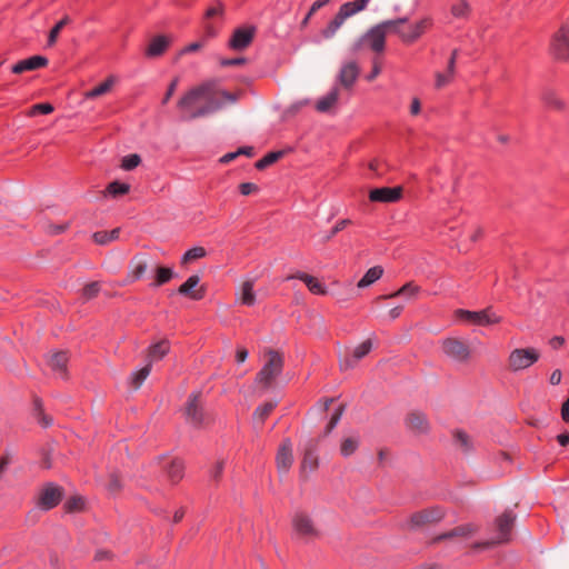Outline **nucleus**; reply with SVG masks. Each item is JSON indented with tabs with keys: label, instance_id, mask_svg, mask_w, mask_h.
Here are the masks:
<instances>
[{
	"label": "nucleus",
	"instance_id": "nucleus-57",
	"mask_svg": "<svg viewBox=\"0 0 569 569\" xmlns=\"http://www.w3.org/2000/svg\"><path fill=\"white\" fill-rule=\"evenodd\" d=\"M68 511H77L83 507V500L80 497L71 498L66 503Z\"/></svg>",
	"mask_w": 569,
	"mask_h": 569
},
{
	"label": "nucleus",
	"instance_id": "nucleus-17",
	"mask_svg": "<svg viewBox=\"0 0 569 569\" xmlns=\"http://www.w3.org/2000/svg\"><path fill=\"white\" fill-rule=\"evenodd\" d=\"M478 530H479V527L475 523L461 525V526H458L447 532L438 535L437 537L433 538V542H440L442 540L453 539V538L467 539V538L472 537L475 533H477Z\"/></svg>",
	"mask_w": 569,
	"mask_h": 569
},
{
	"label": "nucleus",
	"instance_id": "nucleus-22",
	"mask_svg": "<svg viewBox=\"0 0 569 569\" xmlns=\"http://www.w3.org/2000/svg\"><path fill=\"white\" fill-rule=\"evenodd\" d=\"M48 64V59L42 56H33L28 59L21 60L12 67L13 73H22L24 71H32Z\"/></svg>",
	"mask_w": 569,
	"mask_h": 569
},
{
	"label": "nucleus",
	"instance_id": "nucleus-51",
	"mask_svg": "<svg viewBox=\"0 0 569 569\" xmlns=\"http://www.w3.org/2000/svg\"><path fill=\"white\" fill-rule=\"evenodd\" d=\"M351 224V220L342 219L331 229V231L323 237V242L330 241L338 232L343 230L347 226Z\"/></svg>",
	"mask_w": 569,
	"mask_h": 569
},
{
	"label": "nucleus",
	"instance_id": "nucleus-62",
	"mask_svg": "<svg viewBox=\"0 0 569 569\" xmlns=\"http://www.w3.org/2000/svg\"><path fill=\"white\" fill-rule=\"evenodd\" d=\"M458 53H459V50L458 49H455L452 52H451V57L448 61V73L450 76H455L456 73V61H457V57H458Z\"/></svg>",
	"mask_w": 569,
	"mask_h": 569
},
{
	"label": "nucleus",
	"instance_id": "nucleus-53",
	"mask_svg": "<svg viewBox=\"0 0 569 569\" xmlns=\"http://www.w3.org/2000/svg\"><path fill=\"white\" fill-rule=\"evenodd\" d=\"M53 111V107L50 103H38L31 107L28 116H34L37 113L49 114Z\"/></svg>",
	"mask_w": 569,
	"mask_h": 569
},
{
	"label": "nucleus",
	"instance_id": "nucleus-30",
	"mask_svg": "<svg viewBox=\"0 0 569 569\" xmlns=\"http://www.w3.org/2000/svg\"><path fill=\"white\" fill-rule=\"evenodd\" d=\"M339 99V89L333 88L329 93L318 100L316 109L319 112H328Z\"/></svg>",
	"mask_w": 569,
	"mask_h": 569
},
{
	"label": "nucleus",
	"instance_id": "nucleus-5",
	"mask_svg": "<svg viewBox=\"0 0 569 569\" xmlns=\"http://www.w3.org/2000/svg\"><path fill=\"white\" fill-rule=\"evenodd\" d=\"M362 6L361 3L359 6L343 3L332 20L321 30V37L326 40L335 38L348 18L362 11Z\"/></svg>",
	"mask_w": 569,
	"mask_h": 569
},
{
	"label": "nucleus",
	"instance_id": "nucleus-14",
	"mask_svg": "<svg viewBox=\"0 0 569 569\" xmlns=\"http://www.w3.org/2000/svg\"><path fill=\"white\" fill-rule=\"evenodd\" d=\"M61 498V488L56 485L49 483L40 492L38 505L44 510H50L60 502Z\"/></svg>",
	"mask_w": 569,
	"mask_h": 569
},
{
	"label": "nucleus",
	"instance_id": "nucleus-50",
	"mask_svg": "<svg viewBox=\"0 0 569 569\" xmlns=\"http://www.w3.org/2000/svg\"><path fill=\"white\" fill-rule=\"evenodd\" d=\"M141 162V158L140 156L133 153V154H129V156H126L122 158V161H121V168L123 170H132L134 169L136 167H138Z\"/></svg>",
	"mask_w": 569,
	"mask_h": 569
},
{
	"label": "nucleus",
	"instance_id": "nucleus-12",
	"mask_svg": "<svg viewBox=\"0 0 569 569\" xmlns=\"http://www.w3.org/2000/svg\"><path fill=\"white\" fill-rule=\"evenodd\" d=\"M432 24L431 18H423L415 24L410 26L407 30L401 29L400 26L397 27L396 33L402 39V41L407 43H412L417 39H419L427 29H429Z\"/></svg>",
	"mask_w": 569,
	"mask_h": 569
},
{
	"label": "nucleus",
	"instance_id": "nucleus-41",
	"mask_svg": "<svg viewBox=\"0 0 569 569\" xmlns=\"http://www.w3.org/2000/svg\"><path fill=\"white\" fill-rule=\"evenodd\" d=\"M283 156H284L283 150L269 152L268 154H266L263 158H261L260 160H258L256 162V168L259 170H263L267 167H269V166L273 164L274 162H277L278 160H280Z\"/></svg>",
	"mask_w": 569,
	"mask_h": 569
},
{
	"label": "nucleus",
	"instance_id": "nucleus-8",
	"mask_svg": "<svg viewBox=\"0 0 569 569\" xmlns=\"http://www.w3.org/2000/svg\"><path fill=\"white\" fill-rule=\"evenodd\" d=\"M539 357L540 353L533 348H518L509 356V367L512 371L523 370L537 362Z\"/></svg>",
	"mask_w": 569,
	"mask_h": 569
},
{
	"label": "nucleus",
	"instance_id": "nucleus-63",
	"mask_svg": "<svg viewBox=\"0 0 569 569\" xmlns=\"http://www.w3.org/2000/svg\"><path fill=\"white\" fill-rule=\"evenodd\" d=\"M497 545H499L498 541L496 539H492V540H488V541H483V542H476L471 546V548L473 550L478 551V550L495 547Z\"/></svg>",
	"mask_w": 569,
	"mask_h": 569
},
{
	"label": "nucleus",
	"instance_id": "nucleus-46",
	"mask_svg": "<svg viewBox=\"0 0 569 569\" xmlns=\"http://www.w3.org/2000/svg\"><path fill=\"white\" fill-rule=\"evenodd\" d=\"M207 254V251L203 247H193L186 251L181 259L182 264L190 263L197 259H201Z\"/></svg>",
	"mask_w": 569,
	"mask_h": 569
},
{
	"label": "nucleus",
	"instance_id": "nucleus-20",
	"mask_svg": "<svg viewBox=\"0 0 569 569\" xmlns=\"http://www.w3.org/2000/svg\"><path fill=\"white\" fill-rule=\"evenodd\" d=\"M372 348L371 340H366L361 342L358 347L355 348L352 357H346L340 359V368L341 370H349L356 366V361L366 357Z\"/></svg>",
	"mask_w": 569,
	"mask_h": 569
},
{
	"label": "nucleus",
	"instance_id": "nucleus-59",
	"mask_svg": "<svg viewBox=\"0 0 569 569\" xmlns=\"http://www.w3.org/2000/svg\"><path fill=\"white\" fill-rule=\"evenodd\" d=\"M222 13H223V6H222V3L221 2H217L214 6L210 7L206 11V17L209 19V18L222 16Z\"/></svg>",
	"mask_w": 569,
	"mask_h": 569
},
{
	"label": "nucleus",
	"instance_id": "nucleus-60",
	"mask_svg": "<svg viewBox=\"0 0 569 569\" xmlns=\"http://www.w3.org/2000/svg\"><path fill=\"white\" fill-rule=\"evenodd\" d=\"M241 194L249 196L258 191V186L252 182H243L239 186Z\"/></svg>",
	"mask_w": 569,
	"mask_h": 569
},
{
	"label": "nucleus",
	"instance_id": "nucleus-43",
	"mask_svg": "<svg viewBox=\"0 0 569 569\" xmlns=\"http://www.w3.org/2000/svg\"><path fill=\"white\" fill-rule=\"evenodd\" d=\"M151 371V363H147L143 368L140 370L133 372L131 375V385L134 389H139L143 381L147 379Z\"/></svg>",
	"mask_w": 569,
	"mask_h": 569
},
{
	"label": "nucleus",
	"instance_id": "nucleus-48",
	"mask_svg": "<svg viewBox=\"0 0 569 569\" xmlns=\"http://www.w3.org/2000/svg\"><path fill=\"white\" fill-rule=\"evenodd\" d=\"M70 22L69 17L61 19L49 32L48 46H53L57 42L60 31L64 26Z\"/></svg>",
	"mask_w": 569,
	"mask_h": 569
},
{
	"label": "nucleus",
	"instance_id": "nucleus-21",
	"mask_svg": "<svg viewBox=\"0 0 569 569\" xmlns=\"http://www.w3.org/2000/svg\"><path fill=\"white\" fill-rule=\"evenodd\" d=\"M359 76V68L355 61H349L342 64L338 80L345 88H351Z\"/></svg>",
	"mask_w": 569,
	"mask_h": 569
},
{
	"label": "nucleus",
	"instance_id": "nucleus-32",
	"mask_svg": "<svg viewBox=\"0 0 569 569\" xmlns=\"http://www.w3.org/2000/svg\"><path fill=\"white\" fill-rule=\"evenodd\" d=\"M183 469L184 466L182 461L173 459L168 463V466H166L167 477L172 483H177L183 477Z\"/></svg>",
	"mask_w": 569,
	"mask_h": 569
},
{
	"label": "nucleus",
	"instance_id": "nucleus-52",
	"mask_svg": "<svg viewBox=\"0 0 569 569\" xmlns=\"http://www.w3.org/2000/svg\"><path fill=\"white\" fill-rule=\"evenodd\" d=\"M100 291V283L97 281L90 282L82 289V296L89 300L94 298Z\"/></svg>",
	"mask_w": 569,
	"mask_h": 569
},
{
	"label": "nucleus",
	"instance_id": "nucleus-2",
	"mask_svg": "<svg viewBox=\"0 0 569 569\" xmlns=\"http://www.w3.org/2000/svg\"><path fill=\"white\" fill-rule=\"evenodd\" d=\"M407 21V18H398L395 20H386L373 26L352 46V51H359L362 43L367 42L373 51L382 52L385 50V40L387 33H396L397 27L406 23Z\"/></svg>",
	"mask_w": 569,
	"mask_h": 569
},
{
	"label": "nucleus",
	"instance_id": "nucleus-58",
	"mask_svg": "<svg viewBox=\"0 0 569 569\" xmlns=\"http://www.w3.org/2000/svg\"><path fill=\"white\" fill-rule=\"evenodd\" d=\"M120 489H121V482H120L118 475H116V473L110 475L108 490L112 493H116Z\"/></svg>",
	"mask_w": 569,
	"mask_h": 569
},
{
	"label": "nucleus",
	"instance_id": "nucleus-36",
	"mask_svg": "<svg viewBox=\"0 0 569 569\" xmlns=\"http://www.w3.org/2000/svg\"><path fill=\"white\" fill-rule=\"evenodd\" d=\"M318 467V457L316 455V446L313 443H310L303 455L302 459V469L303 470H310L313 471Z\"/></svg>",
	"mask_w": 569,
	"mask_h": 569
},
{
	"label": "nucleus",
	"instance_id": "nucleus-9",
	"mask_svg": "<svg viewBox=\"0 0 569 569\" xmlns=\"http://www.w3.org/2000/svg\"><path fill=\"white\" fill-rule=\"evenodd\" d=\"M550 50L556 59L569 61V19L555 34Z\"/></svg>",
	"mask_w": 569,
	"mask_h": 569
},
{
	"label": "nucleus",
	"instance_id": "nucleus-19",
	"mask_svg": "<svg viewBox=\"0 0 569 569\" xmlns=\"http://www.w3.org/2000/svg\"><path fill=\"white\" fill-rule=\"evenodd\" d=\"M401 196H402L401 187L377 188V189H372L369 192V199L373 202H396L401 198Z\"/></svg>",
	"mask_w": 569,
	"mask_h": 569
},
{
	"label": "nucleus",
	"instance_id": "nucleus-49",
	"mask_svg": "<svg viewBox=\"0 0 569 569\" xmlns=\"http://www.w3.org/2000/svg\"><path fill=\"white\" fill-rule=\"evenodd\" d=\"M330 0H317L312 3V6L310 7L308 13L306 14V17L303 18V20L301 21L300 23V28L301 29H305L309 21H310V18L319 10L321 9L322 7H325Z\"/></svg>",
	"mask_w": 569,
	"mask_h": 569
},
{
	"label": "nucleus",
	"instance_id": "nucleus-25",
	"mask_svg": "<svg viewBox=\"0 0 569 569\" xmlns=\"http://www.w3.org/2000/svg\"><path fill=\"white\" fill-rule=\"evenodd\" d=\"M129 268H130L129 277L132 280H138L146 273V271L148 269V260L142 254L136 256L130 261Z\"/></svg>",
	"mask_w": 569,
	"mask_h": 569
},
{
	"label": "nucleus",
	"instance_id": "nucleus-47",
	"mask_svg": "<svg viewBox=\"0 0 569 569\" xmlns=\"http://www.w3.org/2000/svg\"><path fill=\"white\" fill-rule=\"evenodd\" d=\"M130 190V186L128 183L113 181L108 184L106 192L112 197H119L128 193Z\"/></svg>",
	"mask_w": 569,
	"mask_h": 569
},
{
	"label": "nucleus",
	"instance_id": "nucleus-54",
	"mask_svg": "<svg viewBox=\"0 0 569 569\" xmlns=\"http://www.w3.org/2000/svg\"><path fill=\"white\" fill-rule=\"evenodd\" d=\"M435 77H436V82H435L436 89H441V88L448 86L452 81V78H453V76H450L448 72L447 73L436 72Z\"/></svg>",
	"mask_w": 569,
	"mask_h": 569
},
{
	"label": "nucleus",
	"instance_id": "nucleus-45",
	"mask_svg": "<svg viewBox=\"0 0 569 569\" xmlns=\"http://www.w3.org/2000/svg\"><path fill=\"white\" fill-rule=\"evenodd\" d=\"M173 277V271L168 267H158L156 270V281L153 286L159 287L169 282Z\"/></svg>",
	"mask_w": 569,
	"mask_h": 569
},
{
	"label": "nucleus",
	"instance_id": "nucleus-11",
	"mask_svg": "<svg viewBox=\"0 0 569 569\" xmlns=\"http://www.w3.org/2000/svg\"><path fill=\"white\" fill-rule=\"evenodd\" d=\"M443 352L451 359L465 362L470 357V349L462 340L448 338L442 341Z\"/></svg>",
	"mask_w": 569,
	"mask_h": 569
},
{
	"label": "nucleus",
	"instance_id": "nucleus-24",
	"mask_svg": "<svg viewBox=\"0 0 569 569\" xmlns=\"http://www.w3.org/2000/svg\"><path fill=\"white\" fill-rule=\"evenodd\" d=\"M419 291H420V288L417 284H415L412 281H410V282H407L405 286H402L399 290H397L390 295L380 296L377 299L380 300V299H391V298H397V297H403L407 300H412L417 297Z\"/></svg>",
	"mask_w": 569,
	"mask_h": 569
},
{
	"label": "nucleus",
	"instance_id": "nucleus-64",
	"mask_svg": "<svg viewBox=\"0 0 569 569\" xmlns=\"http://www.w3.org/2000/svg\"><path fill=\"white\" fill-rule=\"evenodd\" d=\"M561 417L566 422L569 421V398L563 402L561 407Z\"/></svg>",
	"mask_w": 569,
	"mask_h": 569
},
{
	"label": "nucleus",
	"instance_id": "nucleus-28",
	"mask_svg": "<svg viewBox=\"0 0 569 569\" xmlns=\"http://www.w3.org/2000/svg\"><path fill=\"white\" fill-rule=\"evenodd\" d=\"M169 350L170 345L168 340H161L153 343L148 349V363H152V361L162 359L169 352Z\"/></svg>",
	"mask_w": 569,
	"mask_h": 569
},
{
	"label": "nucleus",
	"instance_id": "nucleus-13",
	"mask_svg": "<svg viewBox=\"0 0 569 569\" xmlns=\"http://www.w3.org/2000/svg\"><path fill=\"white\" fill-rule=\"evenodd\" d=\"M292 526L296 532L305 538H317L319 531L313 525L312 519L302 511H297L292 518Z\"/></svg>",
	"mask_w": 569,
	"mask_h": 569
},
{
	"label": "nucleus",
	"instance_id": "nucleus-40",
	"mask_svg": "<svg viewBox=\"0 0 569 569\" xmlns=\"http://www.w3.org/2000/svg\"><path fill=\"white\" fill-rule=\"evenodd\" d=\"M120 229L116 228L111 231H98L93 233V240L96 243L104 246L116 239H118Z\"/></svg>",
	"mask_w": 569,
	"mask_h": 569
},
{
	"label": "nucleus",
	"instance_id": "nucleus-29",
	"mask_svg": "<svg viewBox=\"0 0 569 569\" xmlns=\"http://www.w3.org/2000/svg\"><path fill=\"white\" fill-rule=\"evenodd\" d=\"M239 301L246 306H252L256 302V295L253 292V281L247 280L241 283L238 292Z\"/></svg>",
	"mask_w": 569,
	"mask_h": 569
},
{
	"label": "nucleus",
	"instance_id": "nucleus-27",
	"mask_svg": "<svg viewBox=\"0 0 569 569\" xmlns=\"http://www.w3.org/2000/svg\"><path fill=\"white\" fill-rule=\"evenodd\" d=\"M170 40L164 36H158L153 38L147 48L146 54L148 57H159L169 47Z\"/></svg>",
	"mask_w": 569,
	"mask_h": 569
},
{
	"label": "nucleus",
	"instance_id": "nucleus-31",
	"mask_svg": "<svg viewBox=\"0 0 569 569\" xmlns=\"http://www.w3.org/2000/svg\"><path fill=\"white\" fill-rule=\"evenodd\" d=\"M114 83H116V78L113 76H110L109 78L106 79V81H103L96 88L84 92L83 96L86 99H96L98 97H101V96L108 93Z\"/></svg>",
	"mask_w": 569,
	"mask_h": 569
},
{
	"label": "nucleus",
	"instance_id": "nucleus-33",
	"mask_svg": "<svg viewBox=\"0 0 569 569\" xmlns=\"http://www.w3.org/2000/svg\"><path fill=\"white\" fill-rule=\"evenodd\" d=\"M295 277L300 279L301 281H303L307 284L308 289L312 293H315V295H326L327 293V290H326L323 283H321L316 277H312L307 273H298Z\"/></svg>",
	"mask_w": 569,
	"mask_h": 569
},
{
	"label": "nucleus",
	"instance_id": "nucleus-18",
	"mask_svg": "<svg viewBox=\"0 0 569 569\" xmlns=\"http://www.w3.org/2000/svg\"><path fill=\"white\" fill-rule=\"evenodd\" d=\"M278 471L281 473H286L292 466L293 455H292V445L289 439L282 441L276 457Z\"/></svg>",
	"mask_w": 569,
	"mask_h": 569
},
{
	"label": "nucleus",
	"instance_id": "nucleus-55",
	"mask_svg": "<svg viewBox=\"0 0 569 569\" xmlns=\"http://www.w3.org/2000/svg\"><path fill=\"white\" fill-rule=\"evenodd\" d=\"M345 405H341L339 406V408L336 410V412L332 415L328 426H327V429H326V432L329 433L332 431V429L337 426V423L339 422V420L341 419V416L345 411Z\"/></svg>",
	"mask_w": 569,
	"mask_h": 569
},
{
	"label": "nucleus",
	"instance_id": "nucleus-23",
	"mask_svg": "<svg viewBox=\"0 0 569 569\" xmlns=\"http://www.w3.org/2000/svg\"><path fill=\"white\" fill-rule=\"evenodd\" d=\"M67 363L68 356L64 351L53 352L48 359L49 367L61 378L67 376Z\"/></svg>",
	"mask_w": 569,
	"mask_h": 569
},
{
	"label": "nucleus",
	"instance_id": "nucleus-44",
	"mask_svg": "<svg viewBox=\"0 0 569 569\" xmlns=\"http://www.w3.org/2000/svg\"><path fill=\"white\" fill-rule=\"evenodd\" d=\"M33 407L34 417L38 420V422L41 423L43 427H49L52 423V419L43 412L41 399L36 398L33 401Z\"/></svg>",
	"mask_w": 569,
	"mask_h": 569
},
{
	"label": "nucleus",
	"instance_id": "nucleus-35",
	"mask_svg": "<svg viewBox=\"0 0 569 569\" xmlns=\"http://www.w3.org/2000/svg\"><path fill=\"white\" fill-rule=\"evenodd\" d=\"M541 100L546 103L547 107L553 110L563 111L566 109L565 101L551 90L543 91L541 94Z\"/></svg>",
	"mask_w": 569,
	"mask_h": 569
},
{
	"label": "nucleus",
	"instance_id": "nucleus-10",
	"mask_svg": "<svg viewBox=\"0 0 569 569\" xmlns=\"http://www.w3.org/2000/svg\"><path fill=\"white\" fill-rule=\"evenodd\" d=\"M406 428L415 436H423L430 431V422L426 413L412 410L405 418Z\"/></svg>",
	"mask_w": 569,
	"mask_h": 569
},
{
	"label": "nucleus",
	"instance_id": "nucleus-15",
	"mask_svg": "<svg viewBox=\"0 0 569 569\" xmlns=\"http://www.w3.org/2000/svg\"><path fill=\"white\" fill-rule=\"evenodd\" d=\"M254 27L238 28L229 40V47L241 51L250 46L254 36Z\"/></svg>",
	"mask_w": 569,
	"mask_h": 569
},
{
	"label": "nucleus",
	"instance_id": "nucleus-37",
	"mask_svg": "<svg viewBox=\"0 0 569 569\" xmlns=\"http://www.w3.org/2000/svg\"><path fill=\"white\" fill-rule=\"evenodd\" d=\"M451 14L458 19H468L471 12V7L467 0H458L451 6Z\"/></svg>",
	"mask_w": 569,
	"mask_h": 569
},
{
	"label": "nucleus",
	"instance_id": "nucleus-6",
	"mask_svg": "<svg viewBox=\"0 0 569 569\" xmlns=\"http://www.w3.org/2000/svg\"><path fill=\"white\" fill-rule=\"evenodd\" d=\"M268 361L257 375V382L269 387L272 381L280 375L283 368L282 356L272 349L267 351Z\"/></svg>",
	"mask_w": 569,
	"mask_h": 569
},
{
	"label": "nucleus",
	"instance_id": "nucleus-1",
	"mask_svg": "<svg viewBox=\"0 0 569 569\" xmlns=\"http://www.w3.org/2000/svg\"><path fill=\"white\" fill-rule=\"evenodd\" d=\"M222 107V102L211 83H202L190 89L178 101L182 120H194L207 117Z\"/></svg>",
	"mask_w": 569,
	"mask_h": 569
},
{
	"label": "nucleus",
	"instance_id": "nucleus-38",
	"mask_svg": "<svg viewBox=\"0 0 569 569\" xmlns=\"http://www.w3.org/2000/svg\"><path fill=\"white\" fill-rule=\"evenodd\" d=\"M359 447V438L356 436L346 437L340 445V453L343 457H350Z\"/></svg>",
	"mask_w": 569,
	"mask_h": 569
},
{
	"label": "nucleus",
	"instance_id": "nucleus-26",
	"mask_svg": "<svg viewBox=\"0 0 569 569\" xmlns=\"http://www.w3.org/2000/svg\"><path fill=\"white\" fill-rule=\"evenodd\" d=\"M199 276L193 274L189 277L187 281L179 287L178 292L180 295L189 296L194 300H200L203 293L201 291H193V289L199 284Z\"/></svg>",
	"mask_w": 569,
	"mask_h": 569
},
{
	"label": "nucleus",
	"instance_id": "nucleus-61",
	"mask_svg": "<svg viewBox=\"0 0 569 569\" xmlns=\"http://www.w3.org/2000/svg\"><path fill=\"white\" fill-rule=\"evenodd\" d=\"M178 82H179L178 78H174L170 82V84L168 87V90H167V92H166V94H164V97L162 99V104L168 103V101L171 99V97L173 96V93H174V91L177 89Z\"/></svg>",
	"mask_w": 569,
	"mask_h": 569
},
{
	"label": "nucleus",
	"instance_id": "nucleus-16",
	"mask_svg": "<svg viewBox=\"0 0 569 569\" xmlns=\"http://www.w3.org/2000/svg\"><path fill=\"white\" fill-rule=\"evenodd\" d=\"M516 520V515L508 510L499 516L496 520V527L499 532V537L496 539L498 543H506L510 540V532Z\"/></svg>",
	"mask_w": 569,
	"mask_h": 569
},
{
	"label": "nucleus",
	"instance_id": "nucleus-56",
	"mask_svg": "<svg viewBox=\"0 0 569 569\" xmlns=\"http://www.w3.org/2000/svg\"><path fill=\"white\" fill-rule=\"evenodd\" d=\"M223 469H224V461L218 460L216 462L214 467L212 468V470L210 471L211 479L214 481H218L221 478Z\"/></svg>",
	"mask_w": 569,
	"mask_h": 569
},
{
	"label": "nucleus",
	"instance_id": "nucleus-34",
	"mask_svg": "<svg viewBox=\"0 0 569 569\" xmlns=\"http://www.w3.org/2000/svg\"><path fill=\"white\" fill-rule=\"evenodd\" d=\"M383 274V269L380 266L370 268L365 276L358 281V288H367L379 280Z\"/></svg>",
	"mask_w": 569,
	"mask_h": 569
},
{
	"label": "nucleus",
	"instance_id": "nucleus-39",
	"mask_svg": "<svg viewBox=\"0 0 569 569\" xmlns=\"http://www.w3.org/2000/svg\"><path fill=\"white\" fill-rule=\"evenodd\" d=\"M453 439L456 446L465 453H468L472 450V441L471 438L463 431L457 430L453 433Z\"/></svg>",
	"mask_w": 569,
	"mask_h": 569
},
{
	"label": "nucleus",
	"instance_id": "nucleus-3",
	"mask_svg": "<svg viewBox=\"0 0 569 569\" xmlns=\"http://www.w3.org/2000/svg\"><path fill=\"white\" fill-rule=\"evenodd\" d=\"M183 416L187 423L194 428H206L211 423V418L204 411L200 401V393H192L189 396L183 409Z\"/></svg>",
	"mask_w": 569,
	"mask_h": 569
},
{
	"label": "nucleus",
	"instance_id": "nucleus-4",
	"mask_svg": "<svg viewBox=\"0 0 569 569\" xmlns=\"http://www.w3.org/2000/svg\"><path fill=\"white\" fill-rule=\"evenodd\" d=\"M455 316L462 321L476 326H491L502 321V318L495 312L492 307L479 311L457 309Z\"/></svg>",
	"mask_w": 569,
	"mask_h": 569
},
{
	"label": "nucleus",
	"instance_id": "nucleus-7",
	"mask_svg": "<svg viewBox=\"0 0 569 569\" xmlns=\"http://www.w3.org/2000/svg\"><path fill=\"white\" fill-rule=\"evenodd\" d=\"M445 516L446 511L441 507H430L412 513L408 520V528L416 530L428 525H433L441 521Z\"/></svg>",
	"mask_w": 569,
	"mask_h": 569
},
{
	"label": "nucleus",
	"instance_id": "nucleus-42",
	"mask_svg": "<svg viewBox=\"0 0 569 569\" xmlns=\"http://www.w3.org/2000/svg\"><path fill=\"white\" fill-rule=\"evenodd\" d=\"M276 406H277L276 401H269V402L263 403L262 406H259L253 412L254 421H258L259 423H263L266 418L271 413V411L276 408Z\"/></svg>",
	"mask_w": 569,
	"mask_h": 569
}]
</instances>
